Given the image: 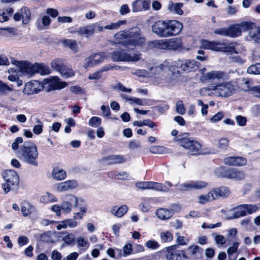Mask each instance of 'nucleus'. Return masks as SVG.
<instances>
[{
    "instance_id": "nucleus-1",
    "label": "nucleus",
    "mask_w": 260,
    "mask_h": 260,
    "mask_svg": "<svg viewBox=\"0 0 260 260\" xmlns=\"http://www.w3.org/2000/svg\"><path fill=\"white\" fill-rule=\"evenodd\" d=\"M117 43L121 44L127 49L133 50L145 44L146 39L140 32L121 30L114 35Z\"/></svg>"
},
{
    "instance_id": "nucleus-2",
    "label": "nucleus",
    "mask_w": 260,
    "mask_h": 260,
    "mask_svg": "<svg viewBox=\"0 0 260 260\" xmlns=\"http://www.w3.org/2000/svg\"><path fill=\"white\" fill-rule=\"evenodd\" d=\"M183 24L176 20H158L152 25V32L161 38H167L179 34Z\"/></svg>"
},
{
    "instance_id": "nucleus-3",
    "label": "nucleus",
    "mask_w": 260,
    "mask_h": 260,
    "mask_svg": "<svg viewBox=\"0 0 260 260\" xmlns=\"http://www.w3.org/2000/svg\"><path fill=\"white\" fill-rule=\"evenodd\" d=\"M39 153L36 145L30 142H25L18 151V157L29 165L38 166L37 158Z\"/></svg>"
},
{
    "instance_id": "nucleus-4",
    "label": "nucleus",
    "mask_w": 260,
    "mask_h": 260,
    "mask_svg": "<svg viewBox=\"0 0 260 260\" xmlns=\"http://www.w3.org/2000/svg\"><path fill=\"white\" fill-rule=\"evenodd\" d=\"M188 133H184L179 136V138H175V141H179L180 145L187 150V153L191 155H195L200 153L201 150V144L196 140L189 138Z\"/></svg>"
},
{
    "instance_id": "nucleus-5",
    "label": "nucleus",
    "mask_w": 260,
    "mask_h": 260,
    "mask_svg": "<svg viewBox=\"0 0 260 260\" xmlns=\"http://www.w3.org/2000/svg\"><path fill=\"white\" fill-rule=\"evenodd\" d=\"M3 177L5 183L2 184L3 189L5 193H8L14 186L19 183V176L14 170H9L3 173Z\"/></svg>"
},
{
    "instance_id": "nucleus-6",
    "label": "nucleus",
    "mask_w": 260,
    "mask_h": 260,
    "mask_svg": "<svg viewBox=\"0 0 260 260\" xmlns=\"http://www.w3.org/2000/svg\"><path fill=\"white\" fill-rule=\"evenodd\" d=\"M212 89L216 96L226 98L232 95L235 89L231 82H224L213 86Z\"/></svg>"
},
{
    "instance_id": "nucleus-7",
    "label": "nucleus",
    "mask_w": 260,
    "mask_h": 260,
    "mask_svg": "<svg viewBox=\"0 0 260 260\" xmlns=\"http://www.w3.org/2000/svg\"><path fill=\"white\" fill-rule=\"evenodd\" d=\"M168 68L170 72L174 74H181L183 72L182 60L178 59L177 60H166L164 63L159 67H156V70H163L164 67Z\"/></svg>"
},
{
    "instance_id": "nucleus-8",
    "label": "nucleus",
    "mask_w": 260,
    "mask_h": 260,
    "mask_svg": "<svg viewBox=\"0 0 260 260\" xmlns=\"http://www.w3.org/2000/svg\"><path fill=\"white\" fill-rule=\"evenodd\" d=\"M207 185L208 183L203 181H191L179 184L177 186V189L180 191L198 190L205 188Z\"/></svg>"
},
{
    "instance_id": "nucleus-9",
    "label": "nucleus",
    "mask_w": 260,
    "mask_h": 260,
    "mask_svg": "<svg viewBox=\"0 0 260 260\" xmlns=\"http://www.w3.org/2000/svg\"><path fill=\"white\" fill-rule=\"evenodd\" d=\"M78 204L77 198L73 194H68L65 196L64 201L61 203V209L63 212L69 213L74 207H76Z\"/></svg>"
},
{
    "instance_id": "nucleus-10",
    "label": "nucleus",
    "mask_w": 260,
    "mask_h": 260,
    "mask_svg": "<svg viewBox=\"0 0 260 260\" xmlns=\"http://www.w3.org/2000/svg\"><path fill=\"white\" fill-rule=\"evenodd\" d=\"M166 257L167 260H181L184 256L183 251L177 249V245H172L166 248Z\"/></svg>"
},
{
    "instance_id": "nucleus-11",
    "label": "nucleus",
    "mask_w": 260,
    "mask_h": 260,
    "mask_svg": "<svg viewBox=\"0 0 260 260\" xmlns=\"http://www.w3.org/2000/svg\"><path fill=\"white\" fill-rule=\"evenodd\" d=\"M250 24L248 22H245L240 24H237L228 27L229 37H236L241 35L242 30L249 29Z\"/></svg>"
},
{
    "instance_id": "nucleus-12",
    "label": "nucleus",
    "mask_w": 260,
    "mask_h": 260,
    "mask_svg": "<svg viewBox=\"0 0 260 260\" xmlns=\"http://www.w3.org/2000/svg\"><path fill=\"white\" fill-rule=\"evenodd\" d=\"M203 81H215L228 79L227 75L221 71H212L202 76Z\"/></svg>"
},
{
    "instance_id": "nucleus-13",
    "label": "nucleus",
    "mask_w": 260,
    "mask_h": 260,
    "mask_svg": "<svg viewBox=\"0 0 260 260\" xmlns=\"http://www.w3.org/2000/svg\"><path fill=\"white\" fill-rule=\"evenodd\" d=\"M131 7L133 13L146 11L150 8V1L135 0L132 2Z\"/></svg>"
},
{
    "instance_id": "nucleus-14",
    "label": "nucleus",
    "mask_w": 260,
    "mask_h": 260,
    "mask_svg": "<svg viewBox=\"0 0 260 260\" xmlns=\"http://www.w3.org/2000/svg\"><path fill=\"white\" fill-rule=\"evenodd\" d=\"M43 89L42 85L37 80L31 81L25 84L23 93L28 95L37 93Z\"/></svg>"
},
{
    "instance_id": "nucleus-15",
    "label": "nucleus",
    "mask_w": 260,
    "mask_h": 260,
    "mask_svg": "<svg viewBox=\"0 0 260 260\" xmlns=\"http://www.w3.org/2000/svg\"><path fill=\"white\" fill-rule=\"evenodd\" d=\"M239 45L234 42H220L219 51L227 52L231 54H238L239 50L238 48Z\"/></svg>"
},
{
    "instance_id": "nucleus-16",
    "label": "nucleus",
    "mask_w": 260,
    "mask_h": 260,
    "mask_svg": "<svg viewBox=\"0 0 260 260\" xmlns=\"http://www.w3.org/2000/svg\"><path fill=\"white\" fill-rule=\"evenodd\" d=\"M20 71L24 76L31 77L36 73V63L32 64L28 62H24L20 65Z\"/></svg>"
},
{
    "instance_id": "nucleus-17",
    "label": "nucleus",
    "mask_w": 260,
    "mask_h": 260,
    "mask_svg": "<svg viewBox=\"0 0 260 260\" xmlns=\"http://www.w3.org/2000/svg\"><path fill=\"white\" fill-rule=\"evenodd\" d=\"M78 186V183L74 180H69L58 183L56 189L58 192L73 189Z\"/></svg>"
},
{
    "instance_id": "nucleus-18",
    "label": "nucleus",
    "mask_w": 260,
    "mask_h": 260,
    "mask_svg": "<svg viewBox=\"0 0 260 260\" xmlns=\"http://www.w3.org/2000/svg\"><path fill=\"white\" fill-rule=\"evenodd\" d=\"M102 160L108 165H115L125 162L126 158L122 155H111L103 157Z\"/></svg>"
},
{
    "instance_id": "nucleus-19",
    "label": "nucleus",
    "mask_w": 260,
    "mask_h": 260,
    "mask_svg": "<svg viewBox=\"0 0 260 260\" xmlns=\"http://www.w3.org/2000/svg\"><path fill=\"white\" fill-rule=\"evenodd\" d=\"M231 212L230 215L226 217V220L239 218L246 215L244 204H241L234 208Z\"/></svg>"
},
{
    "instance_id": "nucleus-20",
    "label": "nucleus",
    "mask_w": 260,
    "mask_h": 260,
    "mask_svg": "<svg viewBox=\"0 0 260 260\" xmlns=\"http://www.w3.org/2000/svg\"><path fill=\"white\" fill-rule=\"evenodd\" d=\"M183 72H194L199 69L200 63L197 61L192 59H186L182 60Z\"/></svg>"
},
{
    "instance_id": "nucleus-21",
    "label": "nucleus",
    "mask_w": 260,
    "mask_h": 260,
    "mask_svg": "<svg viewBox=\"0 0 260 260\" xmlns=\"http://www.w3.org/2000/svg\"><path fill=\"white\" fill-rule=\"evenodd\" d=\"M223 176L229 179L240 180L244 178L245 174L242 171L237 169H229L225 171Z\"/></svg>"
},
{
    "instance_id": "nucleus-22",
    "label": "nucleus",
    "mask_w": 260,
    "mask_h": 260,
    "mask_svg": "<svg viewBox=\"0 0 260 260\" xmlns=\"http://www.w3.org/2000/svg\"><path fill=\"white\" fill-rule=\"evenodd\" d=\"M168 50L181 51L183 49V44L180 38L168 39Z\"/></svg>"
},
{
    "instance_id": "nucleus-23",
    "label": "nucleus",
    "mask_w": 260,
    "mask_h": 260,
    "mask_svg": "<svg viewBox=\"0 0 260 260\" xmlns=\"http://www.w3.org/2000/svg\"><path fill=\"white\" fill-rule=\"evenodd\" d=\"M220 42H211L206 40L201 41V47L205 49H211L216 51H219Z\"/></svg>"
},
{
    "instance_id": "nucleus-24",
    "label": "nucleus",
    "mask_w": 260,
    "mask_h": 260,
    "mask_svg": "<svg viewBox=\"0 0 260 260\" xmlns=\"http://www.w3.org/2000/svg\"><path fill=\"white\" fill-rule=\"evenodd\" d=\"M128 210V207L125 205H123L119 207L114 206L112 208L111 212L114 216L121 217L127 212Z\"/></svg>"
},
{
    "instance_id": "nucleus-25",
    "label": "nucleus",
    "mask_w": 260,
    "mask_h": 260,
    "mask_svg": "<svg viewBox=\"0 0 260 260\" xmlns=\"http://www.w3.org/2000/svg\"><path fill=\"white\" fill-rule=\"evenodd\" d=\"M173 210L160 208L158 209L156 212V215L157 217L161 220H168L173 215Z\"/></svg>"
},
{
    "instance_id": "nucleus-26",
    "label": "nucleus",
    "mask_w": 260,
    "mask_h": 260,
    "mask_svg": "<svg viewBox=\"0 0 260 260\" xmlns=\"http://www.w3.org/2000/svg\"><path fill=\"white\" fill-rule=\"evenodd\" d=\"M126 52L122 49L114 51L111 53V58L113 61H124Z\"/></svg>"
},
{
    "instance_id": "nucleus-27",
    "label": "nucleus",
    "mask_w": 260,
    "mask_h": 260,
    "mask_svg": "<svg viewBox=\"0 0 260 260\" xmlns=\"http://www.w3.org/2000/svg\"><path fill=\"white\" fill-rule=\"evenodd\" d=\"M68 84L65 82L60 81V79L56 76L52 78L50 80V85L55 89H61L67 86Z\"/></svg>"
},
{
    "instance_id": "nucleus-28",
    "label": "nucleus",
    "mask_w": 260,
    "mask_h": 260,
    "mask_svg": "<svg viewBox=\"0 0 260 260\" xmlns=\"http://www.w3.org/2000/svg\"><path fill=\"white\" fill-rule=\"evenodd\" d=\"M121 96L123 99H125L126 101H129L130 104L135 103L140 106H145L148 105V102L149 101V100L141 99L135 97H127L124 95H121Z\"/></svg>"
},
{
    "instance_id": "nucleus-29",
    "label": "nucleus",
    "mask_w": 260,
    "mask_h": 260,
    "mask_svg": "<svg viewBox=\"0 0 260 260\" xmlns=\"http://www.w3.org/2000/svg\"><path fill=\"white\" fill-rule=\"evenodd\" d=\"M67 176L66 171L59 168H54L52 172V176L56 180H62L66 178Z\"/></svg>"
},
{
    "instance_id": "nucleus-30",
    "label": "nucleus",
    "mask_w": 260,
    "mask_h": 260,
    "mask_svg": "<svg viewBox=\"0 0 260 260\" xmlns=\"http://www.w3.org/2000/svg\"><path fill=\"white\" fill-rule=\"evenodd\" d=\"M78 34L80 36H84L86 37L92 36L94 31L91 24L80 27L77 30Z\"/></svg>"
},
{
    "instance_id": "nucleus-31",
    "label": "nucleus",
    "mask_w": 260,
    "mask_h": 260,
    "mask_svg": "<svg viewBox=\"0 0 260 260\" xmlns=\"http://www.w3.org/2000/svg\"><path fill=\"white\" fill-rule=\"evenodd\" d=\"M212 192L215 199L218 198L219 197H226L230 194L229 190L225 187L215 188L212 190Z\"/></svg>"
},
{
    "instance_id": "nucleus-32",
    "label": "nucleus",
    "mask_w": 260,
    "mask_h": 260,
    "mask_svg": "<svg viewBox=\"0 0 260 260\" xmlns=\"http://www.w3.org/2000/svg\"><path fill=\"white\" fill-rule=\"evenodd\" d=\"M21 211L23 215L26 217L28 215L35 212L36 209L35 206L27 202L21 206Z\"/></svg>"
},
{
    "instance_id": "nucleus-33",
    "label": "nucleus",
    "mask_w": 260,
    "mask_h": 260,
    "mask_svg": "<svg viewBox=\"0 0 260 260\" xmlns=\"http://www.w3.org/2000/svg\"><path fill=\"white\" fill-rule=\"evenodd\" d=\"M249 35L254 41L260 42V27L254 26L250 28Z\"/></svg>"
},
{
    "instance_id": "nucleus-34",
    "label": "nucleus",
    "mask_w": 260,
    "mask_h": 260,
    "mask_svg": "<svg viewBox=\"0 0 260 260\" xmlns=\"http://www.w3.org/2000/svg\"><path fill=\"white\" fill-rule=\"evenodd\" d=\"M168 39L156 40L151 42L152 46L160 49L168 50Z\"/></svg>"
},
{
    "instance_id": "nucleus-35",
    "label": "nucleus",
    "mask_w": 260,
    "mask_h": 260,
    "mask_svg": "<svg viewBox=\"0 0 260 260\" xmlns=\"http://www.w3.org/2000/svg\"><path fill=\"white\" fill-rule=\"evenodd\" d=\"M19 12L21 14L22 23L27 24L30 19L31 13L29 9L25 7H22Z\"/></svg>"
},
{
    "instance_id": "nucleus-36",
    "label": "nucleus",
    "mask_w": 260,
    "mask_h": 260,
    "mask_svg": "<svg viewBox=\"0 0 260 260\" xmlns=\"http://www.w3.org/2000/svg\"><path fill=\"white\" fill-rule=\"evenodd\" d=\"M198 203L200 204H205L207 202H211L215 200L212 190L206 194H202L198 198Z\"/></svg>"
},
{
    "instance_id": "nucleus-37",
    "label": "nucleus",
    "mask_w": 260,
    "mask_h": 260,
    "mask_svg": "<svg viewBox=\"0 0 260 260\" xmlns=\"http://www.w3.org/2000/svg\"><path fill=\"white\" fill-rule=\"evenodd\" d=\"M244 207L246 215L254 213L260 210V203L256 204H245Z\"/></svg>"
},
{
    "instance_id": "nucleus-38",
    "label": "nucleus",
    "mask_w": 260,
    "mask_h": 260,
    "mask_svg": "<svg viewBox=\"0 0 260 260\" xmlns=\"http://www.w3.org/2000/svg\"><path fill=\"white\" fill-rule=\"evenodd\" d=\"M62 44L64 46L68 47L75 52H77L78 51V47L77 44V42L74 40H64L62 42Z\"/></svg>"
},
{
    "instance_id": "nucleus-39",
    "label": "nucleus",
    "mask_w": 260,
    "mask_h": 260,
    "mask_svg": "<svg viewBox=\"0 0 260 260\" xmlns=\"http://www.w3.org/2000/svg\"><path fill=\"white\" fill-rule=\"evenodd\" d=\"M124 61L137 62L141 59V54L139 52L126 53Z\"/></svg>"
},
{
    "instance_id": "nucleus-40",
    "label": "nucleus",
    "mask_w": 260,
    "mask_h": 260,
    "mask_svg": "<svg viewBox=\"0 0 260 260\" xmlns=\"http://www.w3.org/2000/svg\"><path fill=\"white\" fill-rule=\"evenodd\" d=\"M36 73H39L42 75H48L50 73L49 67L43 63H36Z\"/></svg>"
},
{
    "instance_id": "nucleus-41",
    "label": "nucleus",
    "mask_w": 260,
    "mask_h": 260,
    "mask_svg": "<svg viewBox=\"0 0 260 260\" xmlns=\"http://www.w3.org/2000/svg\"><path fill=\"white\" fill-rule=\"evenodd\" d=\"M40 201L41 203L46 204L50 202H56L57 201V199L53 194L47 192L40 198Z\"/></svg>"
},
{
    "instance_id": "nucleus-42",
    "label": "nucleus",
    "mask_w": 260,
    "mask_h": 260,
    "mask_svg": "<svg viewBox=\"0 0 260 260\" xmlns=\"http://www.w3.org/2000/svg\"><path fill=\"white\" fill-rule=\"evenodd\" d=\"M65 65L64 61L58 58L53 60L51 62V68L58 72H59Z\"/></svg>"
},
{
    "instance_id": "nucleus-43",
    "label": "nucleus",
    "mask_w": 260,
    "mask_h": 260,
    "mask_svg": "<svg viewBox=\"0 0 260 260\" xmlns=\"http://www.w3.org/2000/svg\"><path fill=\"white\" fill-rule=\"evenodd\" d=\"M126 20L118 21L116 22H111L105 26H104L105 29L108 30H116L118 29L122 25L126 23Z\"/></svg>"
},
{
    "instance_id": "nucleus-44",
    "label": "nucleus",
    "mask_w": 260,
    "mask_h": 260,
    "mask_svg": "<svg viewBox=\"0 0 260 260\" xmlns=\"http://www.w3.org/2000/svg\"><path fill=\"white\" fill-rule=\"evenodd\" d=\"M59 72L63 77L66 78L73 77L75 75L74 71L71 68L68 67L66 65H65Z\"/></svg>"
},
{
    "instance_id": "nucleus-45",
    "label": "nucleus",
    "mask_w": 260,
    "mask_h": 260,
    "mask_svg": "<svg viewBox=\"0 0 260 260\" xmlns=\"http://www.w3.org/2000/svg\"><path fill=\"white\" fill-rule=\"evenodd\" d=\"M151 189H154L156 191H167L169 190L165 185L155 182H152Z\"/></svg>"
},
{
    "instance_id": "nucleus-46",
    "label": "nucleus",
    "mask_w": 260,
    "mask_h": 260,
    "mask_svg": "<svg viewBox=\"0 0 260 260\" xmlns=\"http://www.w3.org/2000/svg\"><path fill=\"white\" fill-rule=\"evenodd\" d=\"M13 86H8L0 81V94H6L8 92L13 90Z\"/></svg>"
},
{
    "instance_id": "nucleus-47",
    "label": "nucleus",
    "mask_w": 260,
    "mask_h": 260,
    "mask_svg": "<svg viewBox=\"0 0 260 260\" xmlns=\"http://www.w3.org/2000/svg\"><path fill=\"white\" fill-rule=\"evenodd\" d=\"M247 73L251 74H260V63L250 66L247 69Z\"/></svg>"
},
{
    "instance_id": "nucleus-48",
    "label": "nucleus",
    "mask_w": 260,
    "mask_h": 260,
    "mask_svg": "<svg viewBox=\"0 0 260 260\" xmlns=\"http://www.w3.org/2000/svg\"><path fill=\"white\" fill-rule=\"evenodd\" d=\"M111 175L112 177L117 179H127L128 177V174L125 172H121L120 173H110L109 175Z\"/></svg>"
},
{
    "instance_id": "nucleus-49",
    "label": "nucleus",
    "mask_w": 260,
    "mask_h": 260,
    "mask_svg": "<svg viewBox=\"0 0 260 260\" xmlns=\"http://www.w3.org/2000/svg\"><path fill=\"white\" fill-rule=\"evenodd\" d=\"M229 144V141L227 138H221L219 140L217 143V147L221 150L226 149Z\"/></svg>"
},
{
    "instance_id": "nucleus-50",
    "label": "nucleus",
    "mask_w": 260,
    "mask_h": 260,
    "mask_svg": "<svg viewBox=\"0 0 260 260\" xmlns=\"http://www.w3.org/2000/svg\"><path fill=\"white\" fill-rule=\"evenodd\" d=\"M101 121L102 120L100 118L93 116L89 119L88 125L94 127H98L101 124Z\"/></svg>"
},
{
    "instance_id": "nucleus-51",
    "label": "nucleus",
    "mask_w": 260,
    "mask_h": 260,
    "mask_svg": "<svg viewBox=\"0 0 260 260\" xmlns=\"http://www.w3.org/2000/svg\"><path fill=\"white\" fill-rule=\"evenodd\" d=\"M176 112L181 115H183L185 112V109L183 103L181 100H178L177 101L176 104Z\"/></svg>"
},
{
    "instance_id": "nucleus-52",
    "label": "nucleus",
    "mask_w": 260,
    "mask_h": 260,
    "mask_svg": "<svg viewBox=\"0 0 260 260\" xmlns=\"http://www.w3.org/2000/svg\"><path fill=\"white\" fill-rule=\"evenodd\" d=\"M95 65L96 64L93 57V55H91L88 57L85 58L84 64L85 68L87 69L88 68L92 67Z\"/></svg>"
},
{
    "instance_id": "nucleus-53",
    "label": "nucleus",
    "mask_w": 260,
    "mask_h": 260,
    "mask_svg": "<svg viewBox=\"0 0 260 260\" xmlns=\"http://www.w3.org/2000/svg\"><path fill=\"white\" fill-rule=\"evenodd\" d=\"M92 55L96 65L103 62L106 58L104 53H95Z\"/></svg>"
},
{
    "instance_id": "nucleus-54",
    "label": "nucleus",
    "mask_w": 260,
    "mask_h": 260,
    "mask_svg": "<svg viewBox=\"0 0 260 260\" xmlns=\"http://www.w3.org/2000/svg\"><path fill=\"white\" fill-rule=\"evenodd\" d=\"M151 184L152 182H139L136 183V186L140 189H150Z\"/></svg>"
},
{
    "instance_id": "nucleus-55",
    "label": "nucleus",
    "mask_w": 260,
    "mask_h": 260,
    "mask_svg": "<svg viewBox=\"0 0 260 260\" xmlns=\"http://www.w3.org/2000/svg\"><path fill=\"white\" fill-rule=\"evenodd\" d=\"M160 237L161 240L165 242H170L173 239V235L168 231L161 233Z\"/></svg>"
},
{
    "instance_id": "nucleus-56",
    "label": "nucleus",
    "mask_w": 260,
    "mask_h": 260,
    "mask_svg": "<svg viewBox=\"0 0 260 260\" xmlns=\"http://www.w3.org/2000/svg\"><path fill=\"white\" fill-rule=\"evenodd\" d=\"M183 6L182 3H176L175 4H173L172 3V11H174L177 14L179 15H182L183 13V11L181 10V8Z\"/></svg>"
},
{
    "instance_id": "nucleus-57",
    "label": "nucleus",
    "mask_w": 260,
    "mask_h": 260,
    "mask_svg": "<svg viewBox=\"0 0 260 260\" xmlns=\"http://www.w3.org/2000/svg\"><path fill=\"white\" fill-rule=\"evenodd\" d=\"M37 125L34 126L33 132L36 135L40 134L43 131V125L39 119L37 120Z\"/></svg>"
},
{
    "instance_id": "nucleus-58",
    "label": "nucleus",
    "mask_w": 260,
    "mask_h": 260,
    "mask_svg": "<svg viewBox=\"0 0 260 260\" xmlns=\"http://www.w3.org/2000/svg\"><path fill=\"white\" fill-rule=\"evenodd\" d=\"M145 246L146 247L151 249H156L159 247V244L156 241L154 240H149L148 241L146 244Z\"/></svg>"
},
{
    "instance_id": "nucleus-59",
    "label": "nucleus",
    "mask_w": 260,
    "mask_h": 260,
    "mask_svg": "<svg viewBox=\"0 0 260 260\" xmlns=\"http://www.w3.org/2000/svg\"><path fill=\"white\" fill-rule=\"evenodd\" d=\"M165 150V148L162 146H153L149 148L150 152L154 154L162 153Z\"/></svg>"
},
{
    "instance_id": "nucleus-60",
    "label": "nucleus",
    "mask_w": 260,
    "mask_h": 260,
    "mask_svg": "<svg viewBox=\"0 0 260 260\" xmlns=\"http://www.w3.org/2000/svg\"><path fill=\"white\" fill-rule=\"evenodd\" d=\"M77 242L79 247H86L87 248L89 245L87 240L84 238L81 237H80L77 239Z\"/></svg>"
},
{
    "instance_id": "nucleus-61",
    "label": "nucleus",
    "mask_w": 260,
    "mask_h": 260,
    "mask_svg": "<svg viewBox=\"0 0 260 260\" xmlns=\"http://www.w3.org/2000/svg\"><path fill=\"white\" fill-rule=\"evenodd\" d=\"M214 34L219 35L222 36H228V27H222L216 29L214 31Z\"/></svg>"
},
{
    "instance_id": "nucleus-62",
    "label": "nucleus",
    "mask_w": 260,
    "mask_h": 260,
    "mask_svg": "<svg viewBox=\"0 0 260 260\" xmlns=\"http://www.w3.org/2000/svg\"><path fill=\"white\" fill-rule=\"evenodd\" d=\"M236 121L239 126H244L246 124L247 118L243 116L238 115L236 117Z\"/></svg>"
},
{
    "instance_id": "nucleus-63",
    "label": "nucleus",
    "mask_w": 260,
    "mask_h": 260,
    "mask_svg": "<svg viewBox=\"0 0 260 260\" xmlns=\"http://www.w3.org/2000/svg\"><path fill=\"white\" fill-rule=\"evenodd\" d=\"M132 73L139 77H145L148 76V73L145 70H138L134 72H132Z\"/></svg>"
},
{
    "instance_id": "nucleus-64",
    "label": "nucleus",
    "mask_w": 260,
    "mask_h": 260,
    "mask_svg": "<svg viewBox=\"0 0 260 260\" xmlns=\"http://www.w3.org/2000/svg\"><path fill=\"white\" fill-rule=\"evenodd\" d=\"M131 11V9L127 4L122 5L119 9V13L121 15H125L129 13Z\"/></svg>"
}]
</instances>
